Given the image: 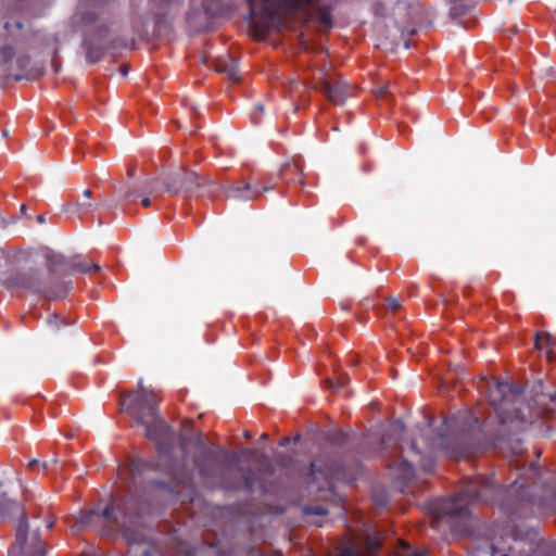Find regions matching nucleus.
Segmentation results:
<instances>
[{"instance_id": "obj_1", "label": "nucleus", "mask_w": 556, "mask_h": 556, "mask_svg": "<svg viewBox=\"0 0 556 556\" xmlns=\"http://www.w3.org/2000/svg\"><path fill=\"white\" fill-rule=\"evenodd\" d=\"M481 430L478 417L471 412H463L452 417H444L442 427L430 441L421 434L415 438L405 448L401 445L400 455L393 456L388 468L394 471L396 479L409 480L414 477L415 467L430 471L433 467V454L443 450L458 458L465 455L469 443Z\"/></svg>"}, {"instance_id": "obj_2", "label": "nucleus", "mask_w": 556, "mask_h": 556, "mask_svg": "<svg viewBox=\"0 0 556 556\" xmlns=\"http://www.w3.org/2000/svg\"><path fill=\"white\" fill-rule=\"evenodd\" d=\"M149 511V506L139 503L136 497L114 500L101 511H83L78 517L72 518L74 523L71 526V530L74 533L91 529L103 535L122 534L130 546L126 556H136L137 547L135 545L139 547L147 541L140 527L143 515Z\"/></svg>"}, {"instance_id": "obj_3", "label": "nucleus", "mask_w": 556, "mask_h": 556, "mask_svg": "<svg viewBox=\"0 0 556 556\" xmlns=\"http://www.w3.org/2000/svg\"><path fill=\"white\" fill-rule=\"evenodd\" d=\"M160 399L153 390L144 388L139 380L137 390L130 400L126 412L146 428L148 439L155 442L160 453H168L175 442V435L167 424L157 415L156 406Z\"/></svg>"}, {"instance_id": "obj_4", "label": "nucleus", "mask_w": 556, "mask_h": 556, "mask_svg": "<svg viewBox=\"0 0 556 556\" xmlns=\"http://www.w3.org/2000/svg\"><path fill=\"white\" fill-rule=\"evenodd\" d=\"M489 397L500 421L498 435L502 439L519 434L531 425L522 410L525 405L519 388L493 381L489 387Z\"/></svg>"}, {"instance_id": "obj_5", "label": "nucleus", "mask_w": 556, "mask_h": 556, "mask_svg": "<svg viewBox=\"0 0 556 556\" xmlns=\"http://www.w3.org/2000/svg\"><path fill=\"white\" fill-rule=\"evenodd\" d=\"M194 444L199 450V456L194 458V465L200 476L207 482L227 489H238L241 486L253 489L255 485H258L262 490H265L263 481L256 483L249 475H244L242 480L238 483L228 481L227 475L236 463L235 455H230L226 452H222L220 454L215 452L205 445L200 435L195 438Z\"/></svg>"}, {"instance_id": "obj_6", "label": "nucleus", "mask_w": 556, "mask_h": 556, "mask_svg": "<svg viewBox=\"0 0 556 556\" xmlns=\"http://www.w3.org/2000/svg\"><path fill=\"white\" fill-rule=\"evenodd\" d=\"M497 493L498 490L491 477L469 478L463 491L455 498L437 501L432 506V511L438 519L444 517L465 518L469 514L468 506L470 504L493 501Z\"/></svg>"}, {"instance_id": "obj_7", "label": "nucleus", "mask_w": 556, "mask_h": 556, "mask_svg": "<svg viewBox=\"0 0 556 556\" xmlns=\"http://www.w3.org/2000/svg\"><path fill=\"white\" fill-rule=\"evenodd\" d=\"M250 15L257 14L275 17L282 12H300L308 18H315L321 30L332 26L330 9L323 5L319 0H248Z\"/></svg>"}, {"instance_id": "obj_8", "label": "nucleus", "mask_w": 556, "mask_h": 556, "mask_svg": "<svg viewBox=\"0 0 556 556\" xmlns=\"http://www.w3.org/2000/svg\"><path fill=\"white\" fill-rule=\"evenodd\" d=\"M24 261L26 266L9 280L11 288L23 289L48 300L65 296L70 282L61 281L56 277H50L48 273L40 271L35 267L36 265L28 263V253L25 254Z\"/></svg>"}, {"instance_id": "obj_9", "label": "nucleus", "mask_w": 556, "mask_h": 556, "mask_svg": "<svg viewBox=\"0 0 556 556\" xmlns=\"http://www.w3.org/2000/svg\"><path fill=\"white\" fill-rule=\"evenodd\" d=\"M0 516H10L20 518L15 529V543L13 548L28 556H43V547L38 530L31 534L28 533L29 525L25 517L24 507L5 497L0 498Z\"/></svg>"}, {"instance_id": "obj_10", "label": "nucleus", "mask_w": 556, "mask_h": 556, "mask_svg": "<svg viewBox=\"0 0 556 556\" xmlns=\"http://www.w3.org/2000/svg\"><path fill=\"white\" fill-rule=\"evenodd\" d=\"M29 64L24 36H13L11 40L0 47V71L4 74L12 70H23Z\"/></svg>"}, {"instance_id": "obj_11", "label": "nucleus", "mask_w": 556, "mask_h": 556, "mask_svg": "<svg viewBox=\"0 0 556 556\" xmlns=\"http://www.w3.org/2000/svg\"><path fill=\"white\" fill-rule=\"evenodd\" d=\"M206 179L198 176L191 170H178L168 175L165 180V190L174 195L191 194L201 187H204Z\"/></svg>"}, {"instance_id": "obj_12", "label": "nucleus", "mask_w": 556, "mask_h": 556, "mask_svg": "<svg viewBox=\"0 0 556 556\" xmlns=\"http://www.w3.org/2000/svg\"><path fill=\"white\" fill-rule=\"evenodd\" d=\"M491 556H529L534 552L532 542L515 536L502 538L490 546Z\"/></svg>"}, {"instance_id": "obj_13", "label": "nucleus", "mask_w": 556, "mask_h": 556, "mask_svg": "<svg viewBox=\"0 0 556 556\" xmlns=\"http://www.w3.org/2000/svg\"><path fill=\"white\" fill-rule=\"evenodd\" d=\"M314 88L321 90L336 105H343L350 97L351 85L340 77L327 76L323 73L320 84Z\"/></svg>"}, {"instance_id": "obj_14", "label": "nucleus", "mask_w": 556, "mask_h": 556, "mask_svg": "<svg viewBox=\"0 0 556 556\" xmlns=\"http://www.w3.org/2000/svg\"><path fill=\"white\" fill-rule=\"evenodd\" d=\"M42 262H45L50 277H55L59 269L68 267L70 264V261L63 254L50 248L28 252V263L40 265Z\"/></svg>"}, {"instance_id": "obj_15", "label": "nucleus", "mask_w": 556, "mask_h": 556, "mask_svg": "<svg viewBox=\"0 0 556 556\" xmlns=\"http://www.w3.org/2000/svg\"><path fill=\"white\" fill-rule=\"evenodd\" d=\"M416 34V28H403L397 25L394 21L392 25H387V29L383 33L386 39L390 42L391 47H399L403 45L405 49L409 48V41L407 40L408 36H413Z\"/></svg>"}, {"instance_id": "obj_16", "label": "nucleus", "mask_w": 556, "mask_h": 556, "mask_svg": "<svg viewBox=\"0 0 556 556\" xmlns=\"http://www.w3.org/2000/svg\"><path fill=\"white\" fill-rule=\"evenodd\" d=\"M271 190V187H263L261 190L257 187L252 188L251 184L235 185L226 191V195L233 200L251 201L260 197L262 192Z\"/></svg>"}, {"instance_id": "obj_17", "label": "nucleus", "mask_w": 556, "mask_h": 556, "mask_svg": "<svg viewBox=\"0 0 556 556\" xmlns=\"http://www.w3.org/2000/svg\"><path fill=\"white\" fill-rule=\"evenodd\" d=\"M404 432V425L400 420H395L388 425L381 435V446L383 450H390L397 443Z\"/></svg>"}, {"instance_id": "obj_18", "label": "nucleus", "mask_w": 556, "mask_h": 556, "mask_svg": "<svg viewBox=\"0 0 556 556\" xmlns=\"http://www.w3.org/2000/svg\"><path fill=\"white\" fill-rule=\"evenodd\" d=\"M215 71L225 74L232 81L239 80V71L237 61L230 55L218 58L215 62Z\"/></svg>"}, {"instance_id": "obj_19", "label": "nucleus", "mask_w": 556, "mask_h": 556, "mask_svg": "<svg viewBox=\"0 0 556 556\" xmlns=\"http://www.w3.org/2000/svg\"><path fill=\"white\" fill-rule=\"evenodd\" d=\"M541 479V469L534 464L531 463L525 473L519 476L510 485V492H514L516 486L518 485L520 489L526 486V481H531L532 484H536Z\"/></svg>"}, {"instance_id": "obj_20", "label": "nucleus", "mask_w": 556, "mask_h": 556, "mask_svg": "<svg viewBox=\"0 0 556 556\" xmlns=\"http://www.w3.org/2000/svg\"><path fill=\"white\" fill-rule=\"evenodd\" d=\"M156 188L154 186V180H150L146 184L144 189H140L137 186H130L128 191L125 193L126 200H137L141 199L146 193H155Z\"/></svg>"}, {"instance_id": "obj_21", "label": "nucleus", "mask_w": 556, "mask_h": 556, "mask_svg": "<svg viewBox=\"0 0 556 556\" xmlns=\"http://www.w3.org/2000/svg\"><path fill=\"white\" fill-rule=\"evenodd\" d=\"M68 267L73 273H89L90 269L99 270L100 266L98 264H91L86 258L80 256H76L70 261Z\"/></svg>"}, {"instance_id": "obj_22", "label": "nucleus", "mask_w": 556, "mask_h": 556, "mask_svg": "<svg viewBox=\"0 0 556 556\" xmlns=\"http://www.w3.org/2000/svg\"><path fill=\"white\" fill-rule=\"evenodd\" d=\"M552 337L549 333H538L535 336V349L536 350H546V355L549 361H553L555 357V354L552 352L551 348Z\"/></svg>"}, {"instance_id": "obj_23", "label": "nucleus", "mask_w": 556, "mask_h": 556, "mask_svg": "<svg viewBox=\"0 0 556 556\" xmlns=\"http://www.w3.org/2000/svg\"><path fill=\"white\" fill-rule=\"evenodd\" d=\"M450 15L455 18L464 15L471 7L470 0H450Z\"/></svg>"}, {"instance_id": "obj_24", "label": "nucleus", "mask_w": 556, "mask_h": 556, "mask_svg": "<svg viewBox=\"0 0 556 556\" xmlns=\"http://www.w3.org/2000/svg\"><path fill=\"white\" fill-rule=\"evenodd\" d=\"M97 207V203L92 202L91 199H85L84 201H76L73 205V212L79 215H85L92 212Z\"/></svg>"}, {"instance_id": "obj_25", "label": "nucleus", "mask_w": 556, "mask_h": 556, "mask_svg": "<svg viewBox=\"0 0 556 556\" xmlns=\"http://www.w3.org/2000/svg\"><path fill=\"white\" fill-rule=\"evenodd\" d=\"M311 472L312 475H316L317 472L320 473V475H324L325 478L328 480V479H337V480H340V479H343V477L341 476L340 472L338 471H334V470H330L328 469L325 473L323 472V470L320 469V467H318L315 463H313L311 465Z\"/></svg>"}, {"instance_id": "obj_26", "label": "nucleus", "mask_w": 556, "mask_h": 556, "mask_svg": "<svg viewBox=\"0 0 556 556\" xmlns=\"http://www.w3.org/2000/svg\"><path fill=\"white\" fill-rule=\"evenodd\" d=\"M47 324L48 326L52 329V330H58L61 328V326H66L68 325L70 323H67L66 320L62 319L59 315L56 314H51L48 319H47Z\"/></svg>"}, {"instance_id": "obj_27", "label": "nucleus", "mask_w": 556, "mask_h": 556, "mask_svg": "<svg viewBox=\"0 0 556 556\" xmlns=\"http://www.w3.org/2000/svg\"><path fill=\"white\" fill-rule=\"evenodd\" d=\"M303 513L306 516H309V515L326 516L328 510L321 505H316V506H304Z\"/></svg>"}, {"instance_id": "obj_28", "label": "nucleus", "mask_w": 556, "mask_h": 556, "mask_svg": "<svg viewBox=\"0 0 556 556\" xmlns=\"http://www.w3.org/2000/svg\"><path fill=\"white\" fill-rule=\"evenodd\" d=\"M103 55V51L100 48H88L87 59L90 63H97L101 60Z\"/></svg>"}, {"instance_id": "obj_29", "label": "nucleus", "mask_w": 556, "mask_h": 556, "mask_svg": "<svg viewBox=\"0 0 556 556\" xmlns=\"http://www.w3.org/2000/svg\"><path fill=\"white\" fill-rule=\"evenodd\" d=\"M349 381V378L346 375L344 374H341L339 377H338V380L337 382H333L331 379H327V384L333 389V390H337L341 387H343L346 382Z\"/></svg>"}, {"instance_id": "obj_30", "label": "nucleus", "mask_w": 556, "mask_h": 556, "mask_svg": "<svg viewBox=\"0 0 556 556\" xmlns=\"http://www.w3.org/2000/svg\"><path fill=\"white\" fill-rule=\"evenodd\" d=\"M407 12V5L403 1H396L392 8L394 16L405 15Z\"/></svg>"}, {"instance_id": "obj_31", "label": "nucleus", "mask_w": 556, "mask_h": 556, "mask_svg": "<svg viewBox=\"0 0 556 556\" xmlns=\"http://www.w3.org/2000/svg\"><path fill=\"white\" fill-rule=\"evenodd\" d=\"M400 556H428V553L425 548L412 551L408 547H405V549L400 554Z\"/></svg>"}, {"instance_id": "obj_32", "label": "nucleus", "mask_w": 556, "mask_h": 556, "mask_svg": "<svg viewBox=\"0 0 556 556\" xmlns=\"http://www.w3.org/2000/svg\"><path fill=\"white\" fill-rule=\"evenodd\" d=\"M23 28V23L22 22H14V23H7L5 24V29L7 31L13 36L14 31L15 30H21Z\"/></svg>"}, {"instance_id": "obj_33", "label": "nucleus", "mask_w": 556, "mask_h": 556, "mask_svg": "<svg viewBox=\"0 0 556 556\" xmlns=\"http://www.w3.org/2000/svg\"><path fill=\"white\" fill-rule=\"evenodd\" d=\"M260 466L262 468H265L266 475H271L273 473L271 465L269 464V460H268V458L266 456H262L260 458Z\"/></svg>"}, {"instance_id": "obj_34", "label": "nucleus", "mask_w": 556, "mask_h": 556, "mask_svg": "<svg viewBox=\"0 0 556 556\" xmlns=\"http://www.w3.org/2000/svg\"><path fill=\"white\" fill-rule=\"evenodd\" d=\"M80 18H81V23L90 24V23L94 22V14L93 13H84V15L81 14Z\"/></svg>"}, {"instance_id": "obj_35", "label": "nucleus", "mask_w": 556, "mask_h": 556, "mask_svg": "<svg viewBox=\"0 0 556 556\" xmlns=\"http://www.w3.org/2000/svg\"><path fill=\"white\" fill-rule=\"evenodd\" d=\"M28 466L31 468V469H35L36 466H40L43 470H46L48 468V464L47 463H40L38 459H31L29 463H28Z\"/></svg>"}, {"instance_id": "obj_36", "label": "nucleus", "mask_w": 556, "mask_h": 556, "mask_svg": "<svg viewBox=\"0 0 556 556\" xmlns=\"http://www.w3.org/2000/svg\"><path fill=\"white\" fill-rule=\"evenodd\" d=\"M155 548L152 546H143L140 549V556H153Z\"/></svg>"}, {"instance_id": "obj_37", "label": "nucleus", "mask_w": 556, "mask_h": 556, "mask_svg": "<svg viewBox=\"0 0 556 556\" xmlns=\"http://www.w3.org/2000/svg\"><path fill=\"white\" fill-rule=\"evenodd\" d=\"M388 306L392 311H396L401 306V302L397 299H390L388 302Z\"/></svg>"}, {"instance_id": "obj_38", "label": "nucleus", "mask_w": 556, "mask_h": 556, "mask_svg": "<svg viewBox=\"0 0 556 556\" xmlns=\"http://www.w3.org/2000/svg\"><path fill=\"white\" fill-rule=\"evenodd\" d=\"M150 193H146L140 200H141V204L142 206L144 207H149L151 205V199L149 197Z\"/></svg>"}, {"instance_id": "obj_39", "label": "nucleus", "mask_w": 556, "mask_h": 556, "mask_svg": "<svg viewBox=\"0 0 556 556\" xmlns=\"http://www.w3.org/2000/svg\"><path fill=\"white\" fill-rule=\"evenodd\" d=\"M376 92H377V94H378L379 97H382V96H384L386 93H388V89H387V87H379V88L376 90Z\"/></svg>"}, {"instance_id": "obj_40", "label": "nucleus", "mask_w": 556, "mask_h": 556, "mask_svg": "<svg viewBox=\"0 0 556 556\" xmlns=\"http://www.w3.org/2000/svg\"><path fill=\"white\" fill-rule=\"evenodd\" d=\"M119 71H121V74H122L123 76H126V75L128 74V66H127V65H122V66L119 67Z\"/></svg>"}, {"instance_id": "obj_41", "label": "nucleus", "mask_w": 556, "mask_h": 556, "mask_svg": "<svg viewBox=\"0 0 556 556\" xmlns=\"http://www.w3.org/2000/svg\"><path fill=\"white\" fill-rule=\"evenodd\" d=\"M91 191L89 189H86L84 192H83V195L85 199H91Z\"/></svg>"}, {"instance_id": "obj_42", "label": "nucleus", "mask_w": 556, "mask_h": 556, "mask_svg": "<svg viewBox=\"0 0 556 556\" xmlns=\"http://www.w3.org/2000/svg\"><path fill=\"white\" fill-rule=\"evenodd\" d=\"M254 110L258 113H263L264 106L261 103H258V104H255Z\"/></svg>"}, {"instance_id": "obj_43", "label": "nucleus", "mask_w": 556, "mask_h": 556, "mask_svg": "<svg viewBox=\"0 0 556 556\" xmlns=\"http://www.w3.org/2000/svg\"><path fill=\"white\" fill-rule=\"evenodd\" d=\"M37 222H38L39 224H43V223L46 222L45 216H43V215H38V216H37Z\"/></svg>"}, {"instance_id": "obj_44", "label": "nucleus", "mask_w": 556, "mask_h": 556, "mask_svg": "<svg viewBox=\"0 0 556 556\" xmlns=\"http://www.w3.org/2000/svg\"><path fill=\"white\" fill-rule=\"evenodd\" d=\"M289 443V438H283L281 441H280V445L281 446H285Z\"/></svg>"}, {"instance_id": "obj_45", "label": "nucleus", "mask_w": 556, "mask_h": 556, "mask_svg": "<svg viewBox=\"0 0 556 556\" xmlns=\"http://www.w3.org/2000/svg\"><path fill=\"white\" fill-rule=\"evenodd\" d=\"M53 525H54V521L51 519V520H48V521H47L46 527H47L48 529H50V528H52V527H53Z\"/></svg>"}, {"instance_id": "obj_46", "label": "nucleus", "mask_w": 556, "mask_h": 556, "mask_svg": "<svg viewBox=\"0 0 556 556\" xmlns=\"http://www.w3.org/2000/svg\"><path fill=\"white\" fill-rule=\"evenodd\" d=\"M431 428H432V421H431V420H429V421H428V425H427V430H426V431H427V432L431 431Z\"/></svg>"}, {"instance_id": "obj_47", "label": "nucleus", "mask_w": 556, "mask_h": 556, "mask_svg": "<svg viewBox=\"0 0 556 556\" xmlns=\"http://www.w3.org/2000/svg\"><path fill=\"white\" fill-rule=\"evenodd\" d=\"M181 448L182 450L186 448V439L185 438L181 439Z\"/></svg>"}, {"instance_id": "obj_48", "label": "nucleus", "mask_w": 556, "mask_h": 556, "mask_svg": "<svg viewBox=\"0 0 556 556\" xmlns=\"http://www.w3.org/2000/svg\"><path fill=\"white\" fill-rule=\"evenodd\" d=\"M21 213H22V214H25V213H26V205H25V204H23V205L21 206Z\"/></svg>"}, {"instance_id": "obj_49", "label": "nucleus", "mask_w": 556, "mask_h": 556, "mask_svg": "<svg viewBox=\"0 0 556 556\" xmlns=\"http://www.w3.org/2000/svg\"><path fill=\"white\" fill-rule=\"evenodd\" d=\"M156 484H157V486H160V488H162V489H166L165 483L157 482Z\"/></svg>"}, {"instance_id": "obj_50", "label": "nucleus", "mask_w": 556, "mask_h": 556, "mask_svg": "<svg viewBox=\"0 0 556 556\" xmlns=\"http://www.w3.org/2000/svg\"><path fill=\"white\" fill-rule=\"evenodd\" d=\"M9 135V131L7 129L2 130V136L7 137Z\"/></svg>"}, {"instance_id": "obj_51", "label": "nucleus", "mask_w": 556, "mask_h": 556, "mask_svg": "<svg viewBox=\"0 0 556 556\" xmlns=\"http://www.w3.org/2000/svg\"><path fill=\"white\" fill-rule=\"evenodd\" d=\"M261 438H262V440H265V439H267V434L263 433Z\"/></svg>"}, {"instance_id": "obj_52", "label": "nucleus", "mask_w": 556, "mask_h": 556, "mask_svg": "<svg viewBox=\"0 0 556 556\" xmlns=\"http://www.w3.org/2000/svg\"><path fill=\"white\" fill-rule=\"evenodd\" d=\"M384 7H386L384 4H378L377 10H378L379 8H383V9H384Z\"/></svg>"}]
</instances>
